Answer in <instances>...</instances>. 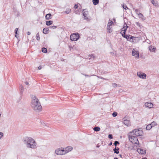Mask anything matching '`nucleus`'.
<instances>
[{"label":"nucleus","mask_w":159,"mask_h":159,"mask_svg":"<svg viewBox=\"0 0 159 159\" xmlns=\"http://www.w3.org/2000/svg\"><path fill=\"white\" fill-rule=\"evenodd\" d=\"M142 134V131L137 129H134L130 132L128 135L129 139L133 143L139 144L137 137L141 136Z\"/></svg>","instance_id":"obj_1"},{"label":"nucleus","mask_w":159,"mask_h":159,"mask_svg":"<svg viewBox=\"0 0 159 159\" xmlns=\"http://www.w3.org/2000/svg\"><path fill=\"white\" fill-rule=\"evenodd\" d=\"M31 106L33 109L37 112H39L42 109L39 99L35 96L32 97Z\"/></svg>","instance_id":"obj_2"},{"label":"nucleus","mask_w":159,"mask_h":159,"mask_svg":"<svg viewBox=\"0 0 159 159\" xmlns=\"http://www.w3.org/2000/svg\"><path fill=\"white\" fill-rule=\"evenodd\" d=\"M24 142L28 148L34 149L36 148V143L35 140L31 137H25L24 139Z\"/></svg>","instance_id":"obj_3"},{"label":"nucleus","mask_w":159,"mask_h":159,"mask_svg":"<svg viewBox=\"0 0 159 159\" xmlns=\"http://www.w3.org/2000/svg\"><path fill=\"white\" fill-rule=\"evenodd\" d=\"M80 36L78 33H75L72 34L70 37V39L72 41H77L79 39Z\"/></svg>","instance_id":"obj_4"},{"label":"nucleus","mask_w":159,"mask_h":159,"mask_svg":"<svg viewBox=\"0 0 159 159\" xmlns=\"http://www.w3.org/2000/svg\"><path fill=\"white\" fill-rule=\"evenodd\" d=\"M83 12V15L84 17V19L86 20L87 21H89L90 19L87 17L89 13L86 9H84L82 10Z\"/></svg>","instance_id":"obj_5"},{"label":"nucleus","mask_w":159,"mask_h":159,"mask_svg":"<svg viewBox=\"0 0 159 159\" xmlns=\"http://www.w3.org/2000/svg\"><path fill=\"white\" fill-rule=\"evenodd\" d=\"M124 124L127 126H130L131 125V123L128 116H125L123 119Z\"/></svg>","instance_id":"obj_6"},{"label":"nucleus","mask_w":159,"mask_h":159,"mask_svg":"<svg viewBox=\"0 0 159 159\" xmlns=\"http://www.w3.org/2000/svg\"><path fill=\"white\" fill-rule=\"evenodd\" d=\"M55 152L56 154L57 155H62L66 154V152H64V149H62L60 148L57 149L55 151Z\"/></svg>","instance_id":"obj_7"},{"label":"nucleus","mask_w":159,"mask_h":159,"mask_svg":"<svg viewBox=\"0 0 159 159\" xmlns=\"http://www.w3.org/2000/svg\"><path fill=\"white\" fill-rule=\"evenodd\" d=\"M137 75L140 78L145 79L146 78V75L144 73H141L140 72L137 73Z\"/></svg>","instance_id":"obj_8"},{"label":"nucleus","mask_w":159,"mask_h":159,"mask_svg":"<svg viewBox=\"0 0 159 159\" xmlns=\"http://www.w3.org/2000/svg\"><path fill=\"white\" fill-rule=\"evenodd\" d=\"M132 55L133 56H134L136 57H139V52L135 50L134 49H133L132 52Z\"/></svg>","instance_id":"obj_9"},{"label":"nucleus","mask_w":159,"mask_h":159,"mask_svg":"<svg viewBox=\"0 0 159 159\" xmlns=\"http://www.w3.org/2000/svg\"><path fill=\"white\" fill-rule=\"evenodd\" d=\"M73 149L72 147L71 146H68L65 148L64 149V152H66V154L70 151Z\"/></svg>","instance_id":"obj_10"},{"label":"nucleus","mask_w":159,"mask_h":159,"mask_svg":"<svg viewBox=\"0 0 159 159\" xmlns=\"http://www.w3.org/2000/svg\"><path fill=\"white\" fill-rule=\"evenodd\" d=\"M145 106L149 108H151L153 106V104L149 102H147L145 103Z\"/></svg>","instance_id":"obj_11"},{"label":"nucleus","mask_w":159,"mask_h":159,"mask_svg":"<svg viewBox=\"0 0 159 159\" xmlns=\"http://www.w3.org/2000/svg\"><path fill=\"white\" fill-rule=\"evenodd\" d=\"M136 37H135L133 36L130 35H129L128 36V40L129 41H132V40L133 42L134 41V40H135Z\"/></svg>","instance_id":"obj_12"},{"label":"nucleus","mask_w":159,"mask_h":159,"mask_svg":"<svg viewBox=\"0 0 159 159\" xmlns=\"http://www.w3.org/2000/svg\"><path fill=\"white\" fill-rule=\"evenodd\" d=\"M137 151L139 153L142 154H144L146 153V151L145 150L141 148H138L137 149Z\"/></svg>","instance_id":"obj_13"},{"label":"nucleus","mask_w":159,"mask_h":159,"mask_svg":"<svg viewBox=\"0 0 159 159\" xmlns=\"http://www.w3.org/2000/svg\"><path fill=\"white\" fill-rule=\"evenodd\" d=\"M151 2L156 7L158 6V4L157 0H151Z\"/></svg>","instance_id":"obj_14"},{"label":"nucleus","mask_w":159,"mask_h":159,"mask_svg":"<svg viewBox=\"0 0 159 159\" xmlns=\"http://www.w3.org/2000/svg\"><path fill=\"white\" fill-rule=\"evenodd\" d=\"M119 150V148L118 147H115V148L113 149V150L115 153L118 154L119 152V151H118Z\"/></svg>","instance_id":"obj_15"},{"label":"nucleus","mask_w":159,"mask_h":159,"mask_svg":"<svg viewBox=\"0 0 159 159\" xmlns=\"http://www.w3.org/2000/svg\"><path fill=\"white\" fill-rule=\"evenodd\" d=\"M149 50L150 51L154 52H155V49H156V48L154 47H152V46L151 45L149 47Z\"/></svg>","instance_id":"obj_16"},{"label":"nucleus","mask_w":159,"mask_h":159,"mask_svg":"<svg viewBox=\"0 0 159 159\" xmlns=\"http://www.w3.org/2000/svg\"><path fill=\"white\" fill-rule=\"evenodd\" d=\"M52 15L50 13L47 14L45 16V18L46 20L50 19L51 18Z\"/></svg>","instance_id":"obj_17"},{"label":"nucleus","mask_w":159,"mask_h":159,"mask_svg":"<svg viewBox=\"0 0 159 159\" xmlns=\"http://www.w3.org/2000/svg\"><path fill=\"white\" fill-rule=\"evenodd\" d=\"M49 30V29L48 28H46L43 29V32L44 34H47L48 33V31Z\"/></svg>","instance_id":"obj_18"},{"label":"nucleus","mask_w":159,"mask_h":159,"mask_svg":"<svg viewBox=\"0 0 159 159\" xmlns=\"http://www.w3.org/2000/svg\"><path fill=\"white\" fill-rule=\"evenodd\" d=\"M53 21L51 20H48L46 21V25L48 26L52 24Z\"/></svg>","instance_id":"obj_19"},{"label":"nucleus","mask_w":159,"mask_h":159,"mask_svg":"<svg viewBox=\"0 0 159 159\" xmlns=\"http://www.w3.org/2000/svg\"><path fill=\"white\" fill-rule=\"evenodd\" d=\"M92 2L94 5H96L99 3V0H93Z\"/></svg>","instance_id":"obj_20"},{"label":"nucleus","mask_w":159,"mask_h":159,"mask_svg":"<svg viewBox=\"0 0 159 159\" xmlns=\"http://www.w3.org/2000/svg\"><path fill=\"white\" fill-rule=\"evenodd\" d=\"M93 130L95 131L98 132L100 131V129L99 127L96 126L94 128Z\"/></svg>","instance_id":"obj_21"},{"label":"nucleus","mask_w":159,"mask_h":159,"mask_svg":"<svg viewBox=\"0 0 159 159\" xmlns=\"http://www.w3.org/2000/svg\"><path fill=\"white\" fill-rule=\"evenodd\" d=\"M20 93L22 94L24 91V88L23 86L21 84L20 85Z\"/></svg>","instance_id":"obj_22"},{"label":"nucleus","mask_w":159,"mask_h":159,"mask_svg":"<svg viewBox=\"0 0 159 159\" xmlns=\"http://www.w3.org/2000/svg\"><path fill=\"white\" fill-rule=\"evenodd\" d=\"M127 28L128 26L127 25L125 24V25H124L123 28L122 29V30L123 31H125V30L126 31Z\"/></svg>","instance_id":"obj_23"},{"label":"nucleus","mask_w":159,"mask_h":159,"mask_svg":"<svg viewBox=\"0 0 159 159\" xmlns=\"http://www.w3.org/2000/svg\"><path fill=\"white\" fill-rule=\"evenodd\" d=\"M71 12V10L69 8L66 9L65 11V12L67 14H68L70 13Z\"/></svg>","instance_id":"obj_24"},{"label":"nucleus","mask_w":159,"mask_h":159,"mask_svg":"<svg viewBox=\"0 0 159 159\" xmlns=\"http://www.w3.org/2000/svg\"><path fill=\"white\" fill-rule=\"evenodd\" d=\"M152 128V127L150 124L148 125L146 127V129L148 130H149Z\"/></svg>","instance_id":"obj_25"},{"label":"nucleus","mask_w":159,"mask_h":159,"mask_svg":"<svg viewBox=\"0 0 159 159\" xmlns=\"http://www.w3.org/2000/svg\"><path fill=\"white\" fill-rule=\"evenodd\" d=\"M107 32L109 33H111L112 31V30H111V28L110 27V26H107Z\"/></svg>","instance_id":"obj_26"},{"label":"nucleus","mask_w":159,"mask_h":159,"mask_svg":"<svg viewBox=\"0 0 159 159\" xmlns=\"http://www.w3.org/2000/svg\"><path fill=\"white\" fill-rule=\"evenodd\" d=\"M42 51L43 52L46 53L47 52V50L45 48H43L42 49Z\"/></svg>","instance_id":"obj_27"},{"label":"nucleus","mask_w":159,"mask_h":159,"mask_svg":"<svg viewBox=\"0 0 159 159\" xmlns=\"http://www.w3.org/2000/svg\"><path fill=\"white\" fill-rule=\"evenodd\" d=\"M36 37L37 40L38 41H39L40 40V37L39 36V33H38L36 34Z\"/></svg>","instance_id":"obj_28"},{"label":"nucleus","mask_w":159,"mask_h":159,"mask_svg":"<svg viewBox=\"0 0 159 159\" xmlns=\"http://www.w3.org/2000/svg\"><path fill=\"white\" fill-rule=\"evenodd\" d=\"M150 124L151 125L152 127L157 125L156 122L154 121L152 122Z\"/></svg>","instance_id":"obj_29"},{"label":"nucleus","mask_w":159,"mask_h":159,"mask_svg":"<svg viewBox=\"0 0 159 159\" xmlns=\"http://www.w3.org/2000/svg\"><path fill=\"white\" fill-rule=\"evenodd\" d=\"M139 17L141 18V19L143 20V15L140 13V14L139 15Z\"/></svg>","instance_id":"obj_30"},{"label":"nucleus","mask_w":159,"mask_h":159,"mask_svg":"<svg viewBox=\"0 0 159 159\" xmlns=\"http://www.w3.org/2000/svg\"><path fill=\"white\" fill-rule=\"evenodd\" d=\"M126 30L125 31H121L120 32V34H121L122 36L125 35V34Z\"/></svg>","instance_id":"obj_31"},{"label":"nucleus","mask_w":159,"mask_h":159,"mask_svg":"<svg viewBox=\"0 0 159 159\" xmlns=\"http://www.w3.org/2000/svg\"><path fill=\"white\" fill-rule=\"evenodd\" d=\"M136 24L137 26H138L140 28H141L142 26L141 25L140 23H139V22H137L136 23Z\"/></svg>","instance_id":"obj_32"},{"label":"nucleus","mask_w":159,"mask_h":159,"mask_svg":"<svg viewBox=\"0 0 159 159\" xmlns=\"http://www.w3.org/2000/svg\"><path fill=\"white\" fill-rule=\"evenodd\" d=\"M113 22L112 21H111L108 23L107 25L108 26H110L111 25H113Z\"/></svg>","instance_id":"obj_33"},{"label":"nucleus","mask_w":159,"mask_h":159,"mask_svg":"<svg viewBox=\"0 0 159 159\" xmlns=\"http://www.w3.org/2000/svg\"><path fill=\"white\" fill-rule=\"evenodd\" d=\"M117 115V113L116 112H114L112 114V115L113 117H116Z\"/></svg>","instance_id":"obj_34"},{"label":"nucleus","mask_w":159,"mask_h":159,"mask_svg":"<svg viewBox=\"0 0 159 159\" xmlns=\"http://www.w3.org/2000/svg\"><path fill=\"white\" fill-rule=\"evenodd\" d=\"M18 28H16L15 29V36L16 37H17V31H18Z\"/></svg>","instance_id":"obj_35"},{"label":"nucleus","mask_w":159,"mask_h":159,"mask_svg":"<svg viewBox=\"0 0 159 159\" xmlns=\"http://www.w3.org/2000/svg\"><path fill=\"white\" fill-rule=\"evenodd\" d=\"M136 13L138 15L140 13V11L138 9H136L135 10Z\"/></svg>","instance_id":"obj_36"},{"label":"nucleus","mask_w":159,"mask_h":159,"mask_svg":"<svg viewBox=\"0 0 159 159\" xmlns=\"http://www.w3.org/2000/svg\"><path fill=\"white\" fill-rule=\"evenodd\" d=\"M57 26H49V28L50 29H55L56 28Z\"/></svg>","instance_id":"obj_37"},{"label":"nucleus","mask_w":159,"mask_h":159,"mask_svg":"<svg viewBox=\"0 0 159 159\" xmlns=\"http://www.w3.org/2000/svg\"><path fill=\"white\" fill-rule=\"evenodd\" d=\"M122 7L125 10H126L128 9V8L127 7L126 5H123Z\"/></svg>","instance_id":"obj_38"},{"label":"nucleus","mask_w":159,"mask_h":159,"mask_svg":"<svg viewBox=\"0 0 159 159\" xmlns=\"http://www.w3.org/2000/svg\"><path fill=\"white\" fill-rule=\"evenodd\" d=\"M119 144V142L118 141H115L114 144L115 146V147H116L117 144Z\"/></svg>","instance_id":"obj_39"},{"label":"nucleus","mask_w":159,"mask_h":159,"mask_svg":"<svg viewBox=\"0 0 159 159\" xmlns=\"http://www.w3.org/2000/svg\"><path fill=\"white\" fill-rule=\"evenodd\" d=\"M128 36L129 35H125L124 36H123V37L124 38H126L127 40H128Z\"/></svg>","instance_id":"obj_40"},{"label":"nucleus","mask_w":159,"mask_h":159,"mask_svg":"<svg viewBox=\"0 0 159 159\" xmlns=\"http://www.w3.org/2000/svg\"><path fill=\"white\" fill-rule=\"evenodd\" d=\"M112 85L114 88L116 87L117 86V84H116V83L112 84Z\"/></svg>","instance_id":"obj_41"},{"label":"nucleus","mask_w":159,"mask_h":159,"mask_svg":"<svg viewBox=\"0 0 159 159\" xmlns=\"http://www.w3.org/2000/svg\"><path fill=\"white\" fill-rule=\"evenodd\" d=\"M3 136V134L2 132H0V139H1V138Z\"/></svg>","instance_id":"obj_42"},{"label":"nucleus","mask_w":159,"mask_h":159,"mask_svg":"<svg viewBox=\"0 0 159 159\" xmlns=\"http://www.w3.org/2000/svg\"><path fill=\"white\" fill-rule=\"evenodd\" d=\"M108 138L110 139H112L113 138L112 135L111 134H109L108 135Z\"/></svg>","instance_id":"obj_43"},{"label":"nucleus","mask_w":159,"mask_h":159,"mask_svg":"<svg viewBox=\"0 0 159 159\" xmlns=\"http://www.w3.org/2000/svg\"><path fill=\"white\" fill-rule=\"evenodd\" d=\"M89 56H90L91 57H93V58H94L95 57V56L94 54H92L90 55H89Z\"/></svg>","instance_id":"obj_44"},{"label":"nucleus","mask_w":159,"mask_h":159,"mask_svg":"<svg viewBox=\"0 0 159 159\" xmlns=\"http://www.w3.org/2000/svg\"><path fill=\"white\" fill-rule=\"evenodd\" d=\"M78 6L77 4L75 5L74 7L75 9H77L78 8Z\"/></svg>","instance_id":"obj_45"},{"label":"nucleus","mask_w":159,"mask_h":159,"mask_svg":"<svg viewBox=\"0 0 159 159\" xmlns=\"http://www.w3.org/2000/svg\"><path fill=\"white\" fill-rule=\"evenodd\" d=\"M42 68V66H39L38 67V69L39 70H41Z\"/></svg>","instance_id":"obj_46"},{"label":"nucleus","mask_w":159,"mask_h":159,"mask_svg":"<svg viewBox=\"0 0 159 159\" xmlns=\"http://www.w3.org/2000/svg\"><path fill=\"white\" fill-rule=\"evenodd\" d=\"M27 34L28 35H30V32L28 31L27 32Z\"/></svg>","instance_id":"obj_47"},{"label":"nucleus","mask_w":159,"mask_h":159,"mask_svg":"<svg viewBox=\"0 0 159 159\" xmlns=\"http://www.w3.org/2000/svg\"><path fill=\"white\" fill-rule=\"evenodd\" d=\"M25 83L26 84V85H28L29 84V82H25Z\"/></svg>","instance_id":"obj_48"},{"label":"nucleus","mask_w":159,"mask_h":159,"mask_svg":"<svg viewBox=\"0 0 159 159\" xmlns=\"http://www.w3.org/2000/svg\"><path fill=\"white\" fill-rule=\"evenodd\" d=\"M112 144V143L111 142L109 144V146H111Z\"/></svg>","instance_id":"obj_49"},{"label":"nucleus","mask_w":159,"mask_h":159,"mask_svg":"<svg viewBox=\"0 0 159 159\" xmlns=\"http://www.w3.org/2000/svg\"><path fill=\"white\" fill-rule=\"evenodd\" d=\"M84 75L85 76H87V77H89V75Z\"/></svg>","instance_id":"obj_50"},{"label":"nucleus","mask_w":159,"mask_h":159,"mask_svg":"<svg viewBox=\"0 0 159 159\" xmlns=\"http://www.w3.org/2000/svg\"><path fill=\"white\" fill-rule=\"evenodd\" d=\"M119 156L120 157H122V155L121 154H119Z\"/></svg>","instance_id":"obj_51"},{"label":"nucleus","mask_w":159,"mask_h":159,"mask_svg":"<svg viewBox=\"0 0 159 159\" xmlns=\"http://www.w3.org/2000/svg\"><path fill=\"white\" fill-rule=\"evenodd\" d=\"M113 20L114 21H115V20H116L115 19H113Z\"/></svg>","instance_id":"obj_52"},{"label":"nucleus","mask_w":159,"mask_h":159,"mask_svg":"<svg viewBox=\"0 0 159 159\" xmlns=\"http://www.w3.org/2000/svg\"><path fill=\"white\" fill-rule=\"evenodd\" d=\"M143 159H147V158L146 157H144Z\"/></svg>","instance_id":"obj_53"}]
</instances>
